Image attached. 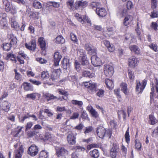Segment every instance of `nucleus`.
Segmentation results:
<instances>
[{"instance_id": "f257e3e1", "label": "nucleus", "mask_w": 158, "mask_h": 158, "mask_svg": "<svg viewBox=\"0 0 158 158\" xmlns=\"http://www.w3.org/2000/svg\"><path fill=\"white\" fill-rule=\"evenodd\" d=\"M150 85L151 92H150V102L152 103L153 102V98L155 90L157 93H158V80L156 78L152 82H151Z\"/></svg>"}, {"instance_id": "f03ea898", "label": "nucleus", "mask_w": 158, "mask_h": 158, "mask_svg": "<svg viewBox=\"0 0 158 158\" xmlns=\"http://www.w3.org/2000/svg\"><path fill=\"white\" fill-rule=\"evenodd\" d=\"M147 81V80L145 79L143 80L142 82H140L139 80L136 81V91L138 94H141L143 92L146 85Z\"/></svg>"}, {"instance_id": "7ed1b4c3", "label": "nucleus", "mask_w": 158, "mask_h": 158, "mask_svg": "<svg viewBox=\"0 0 158 158\" xmlns=\"http://www.w3.org/2000/svg\"><path fill=\"white\" fill-rule=\"evenodd\" d=\"M84 85L87 88L88 90L91 94H93L97 88L96 84L91 81L85 82L83 83Z\"/></svg>"}, {"instance_id": "20e7f679", "label": "nucleus", "mask_w": 158, "mask_h": 158, "mask_svg": "<svg viewBox=\"0 0 158 158\" xmlns=\"http://www.w3.org/2000/svg\"><path fill=\"white\" fill-rule=\"evenodd\" d=\"M74 16L76 19L82 24H84L85 22H86L89 24V25H91V21L86 15H79L77 13L75 14Z\"/></svg>"}, {"instance_id": "39448f33", "label": "nucleus", "mask_w": 158, "mask_h": 158, "mask_svg": "<svg viewBox=\"0 0 158 158\" xmlns=\"http://www.w3.org/2000/svg\"><path fill=\"white\" fill-rule=\"evenodd\" d=\"M6 14L5 13H0V24L2 29H6L8 27V23L6 19Z\"/></svg>"}, {"instance_id": "423d86ee", "label": "nucleus", "mask_w": 158, "mask_h": 158, "mask_svg": "<svg viewBox=\"0 0 158 158\" xmlns=\"http://www.w3.org/2000/svg\"><path fill=\"white\" fill-rule=\"evenodd\" d=\"M61 73V71L60 69H54L52 72L50 80H51L52 81L54 82L57 81Z\"/></svg>"}, {"instance_id": "0eeeda50", "label": "nucleus", "mask_w": 158, "mask_h": 158, "mask_svg": "<svg viewBox=\"0 0 158 158\" xmlns=\"http://www.w3.org/2000/svg\"><path fill=\"white\" fill-rule=\"evenodd\" d=\"M104 72L107 77H111L114 73V68L112 66L109 65H105L104 67Z\"/></svg>"}, {"instance_id": "6e6552de", "label": "nucleus", "mask_w": 158, "mask_h": 158, "mask_svg": "<svg viewBox=\"0 0 158 158\" xmlns=\"http://www.w3.org/2000/svg\"><path fill=\"white\" fill-rule=\"evenodd\" d=\"M55 149L56 155L58 157L64 156L65 158V156L68 155V151L63 148L56 147Z\"/></svg>"}, {"instance_id": "1a4fd4ad", "label": "nucleus", "mask_w": 158, "mask_h": 158, "mask_svg": "<svg viewBox=\"0 0 158 158\" xmlns=\"http://www.w3.org/2000/svg\"><path fill=\"white\" fill-rule=\"evenodd\" d=\"M91 59L92 63L95 66H100L102 64L100 59L96 55L92 56L91 57Z\"/></svg>"}, {"instance_id": "9d476101", "label": "nucleus", "mask_w": 158, "mask_h": 158, "mask_svg": "<svg viewBox=\"0 0 158 158\" xmlns=\"http://www.w3.org/2000/svg\"><path fill=\"white\" fill-rule=\"evenodd\" d=\"M85 48L90 55H95L97 51L96 49L94 48L91 45L88 43L85 44Z\"/></svg>"}, {"instance_id": "9b49d317", "label": "nucleus", "mask_w": 158, "mask_h": 158, "mask_svg": "<svg viewBox=\"0 0 158 158\" xmlns=\"http://www.w3.org/2000/svg\"><path fill=\"white\" fill-rule=\"evenodd\" d=\"M25 46L27 49L32 51H34L36 47L35 40H31L28 43H25Z\"/></svg>"}, {"instance_id": "f8f14e48", "label": "nucleus", "mask_w": 158, "mask_h": 158, "mask_svg": "<svg viewBox=\"0 0 158 158\" xmlns=\"http://www.w3.org/2000/svg\"><path fill=\"white\" fill-rule=\"evenodd\" d=\"M38 152V149L37 147L35 145H32L29 147L28 153L31 156L36 155Z\"/></svg>"}, {"instance_id": "ddd939ff", "label": "nucleus", "mask_w": 158, "mask_h": 158, "mask_svg": "<svg viewBox=\"0 0 158 158\" xmlns=\"http://www.w3.org/2000/svg\"><path fill=\"white\" fill-rule=\"evenodd\" d=\"M82 51V53L80 54V58L81 60V64L83 66H85L86 68H88L89 67V61L88 60H87L86 56V55L83 53V51L81 50Z\"/></svg>"}, {"instance_id": "4468645a", "label": "nucleus", "mask_w": 158, "mask_h": 158, "mask_svg": "<svg viewBox=\"0 0 158 158\" xmlns=\"http://www.w3.org/2000/svg\"><path fill=\"white\" fill-rule=\"evenodd\" d=\"M87 5V2L86 1L82 0L77 1L75 3V7L76 9L77 10L79 8H84Z\"/></svg>"}, {"instance_id": "2eb2a0df", "label": "nucleus", "mask_w": 158, "mask_h": 158, "mask_svg": "<svg viewBox=\"0 0 158 158\" xmlns=\"http://www.w3.org/2000/svg\"><path fill=\"white\" fill-rule=\"evenodd\" d=\"M138 62L137 59L134 56L131 57L128 59L129 65L130 67L133 68L137 66Z\"/></svg>"}, {"instance_id": "dca6fc26", "label": "nucleus", "mask_w": 158, "mask_h": 158, "mask_svg": "<svg viewBox=\"0 0 158 158\" xmlns=\"http://www.w3.org/2000/svg\"><path fill=\"white\" fill-rule=\"evenodd\" d=\"M76 136L73 133L69 134L67 136V141L70 145H74L76 143Z\"/></svg>"}, {"instance_id": "f3484780", "label": "nucleus", "mask_w": 158, "mask_h": 158, "mask_svg": "<svg viewBox=\"0 0 158 158\" xmlns=\"http://www.w3.org/2000/svg\"><path fill=\"white\" fill-rule=\"evenodd\" d=\"M106 132V129L102 126L98 127L97 129V133L100 138H103Z\"/></svg>"}, {"instance_id": "a211bd4d", "label": "nucleus", "mask_w": 158, "mask_h": 158, "mask_svg": "<svg viewBox=\"0 0 158 158\" xmlns=\"http://www.w3.org/2000/svg\"><path fill=\"white\" fill-rule=\"evenodd\" d=\"M62 58L61 55L58 52H55L54 55V65L57 66L59 65V63Z\"/></svg>"}, {"instance_id": "6ab92c4d", "label": "nucleus", "mask_w": 158, "mask_h": 158, "mask_svg": "<svg viewBox=\"0 0 158 158\" xmlns=\"http://www.w3.org/2000/svg\"><path fill=\"white\" fill-rule=\"evenodd\" d=\"M10 108V106L8 102L6 101H4L0 103V109L5 111H8Z\"/></svg>"}, {"instance_id": "aec40b11", "label": "nucleus", "mask_w": 158, "mask_h": 158, "mask_svg": "<svg viewBox=\"0 0 158 158\" xmlns=\"http://www.w3.org/2000/svg\"><path fill=\"white\" fill-rule=\"evenodd\" d=\"M9 21L12 27L15 29H17L19 28V25L16 21L15 16H13L11 17L9 19Z\"/></svg>"}, {"instance_id": "412c9836", "label": "nucleus", "mask_w": 158, "mask_h": 158, "mask_svg": "<svg viewBox=\"0 0 158 158\" xmlns=\"http://www.w3.org/2000/svg\"><path fill=\"white\" fill-rule=\"evenodd\" d=\"M96 12L97 14L99 17H103L107 14L106 9L104 8H98L96 9Z\"/></svg>"}, {"instance_id": "4be33fe9", "label": "nucleus", "mask_w": 158, "mask_h": 158, "mask_svg": "<svg viewBox=\"0 0 158 158\" xmlns=\"http://www.w3.org/2000/svg\"><path fill=\"white\" fill-rule=\"evenodd\" d=\"M103 43L109 52H113L114 51L115 47L113 44H110L109 41L106 40H104Z\"/></svg>"}, {"instance_id": "5701e85b", "label": "nucleus", "mask_w": 158, "mask_h": 158, "mask_svg": "<svg viewBox=\"0 0 158 158\" xmlns=\"http://www.w3.org/2000/svg\"><path fill=\"white\" fill-rule=\"evenodd\" d=\"M118 148V146L116 144H114L113 147L111 149L110 156L112 158H116L117 156V150Z\"/></svg>"}, {"instance_id": "b1692460", "label": "nucleus", "mask_w": 158, "mask_h": 158, "mask_svg": "<svg viewBox=\"0 0 158 158\" xmlns=\"http://www.w3.org/2000/svg\"><path fill=\"white\" fill-rule=\"evenodd\" d=\"M3 3V6L5 9V10L6 12L10 11L11 9V6L10 2L8 0H2Z\"/></svg>"}, {"instance_id": "393cba45", "label": "nucleus", "mask_w": 158, "mask_h": 158, "mask_svg": "<svg viewBox=\"0 0 158 158\" xmlns=\"http://www.w3.org/2000/svg\"><path fill=\"white\" fill-rule=\"evenodd\" d=\"M87 109L93 117L96 118L98 117L99 114L91 106H88Z\"/></svg>"}, {"instance_id": "a878e982", "label": "nucleus", "mask_w": 158, "mask_h": 158, "mask_svg": "<svg viewBox=\"0 0 158 158\" xmlns=\"http://www.w3.org/2000/svg\"><path fill=\"white\" fill-rule=\"evenodd\" d=\"M62 65L64 69H67L69 67L70 63L69 58L67 56L64 57L62 61Z\"/></svg>"}, {"instance_id": "bb28decb", "label": "nucleus", "mask_w": 158, "mask_h": 158, "mask_svg": "<svg viewBox=\"0 0 158 158\" xmlns=\"http://www.w3.org/2000/svg\"><path fill=\"white\" fill-rule=\"evenodd\" d=\"M23 152V149L22 145L19 148V150L15 151V158H21L22 154Z\"/></svg>"}, {"instance_id": "cd10ccee", "label": "nucleus", "mask_w": 158, "mask_h": 158, "mask_svg": "<svg viewBox=\"0 0 158 158\" xmlns=\"http://www.w3.org/2000/svg\"><path fill=\"white\" fill-rule=\"evenodd\" d=\"M127 10L125 9L123 6L119 7L117 11L118 15L123 16L126 14Z\"/></svg>"}, {"instance_id": "c85d7f7f", "label": "nucleus", "mask_w": 158, "mask_h": 158, "mask_svg": "<svg viewBox=\"0 0 158 158\" xmlns=\"http://www.w3.org/2000/svg\"><path fill=\"white\" fill-rule=\"evenodd\" d=\"M43 96L48 101L56 99L57 98L56 97L54 96L53 94L46 92L43 94Z\"/></svg>"}, {"instance_id": "c756f323", "label": "nucleus", "mask_w": 158, "mask_h": 158, "mask_svg": "<svg viewBox=\"0 0 158 158\" xmlns=\"http://www.w3.org/2000/svg\"><path fill=\"white\" fill-rule=\"evenodd\" d=\"M105 83L107 87L109 89H111L114 86L113 81L109 79H106L105 80Z\"/></svg>"}, {"instance_id": "7c9ffc66", "label": "nucleus", "mask_w": 158, "mask_h": 158, "mask_svg": "<svg viewBox=\"0 0 158 158\" xmlns=\"http://www.w3.org/2000/svg\"><path fill=\"white\" fill-rule=\"evenodd\" d=\"M129 48L131 51L134 52L136 54H139L140 53L139 48L136 45H131L129 47Z\"/></svg>"}, {"instance_id": "2f4dec72", "label": "nucleus", "mask_w": 158, "mask_h": 158, "mask_svg": "<svg viewBox=\"0 0 158 158\" xmlns=\"http://www.w3.org/2000/svg\"><path fill=\"white\" fill-rule=\"evenodd\" d=\"M38 42L41 49L44 50L45 48L46 43L44 38L42 37L39 38L38 40Z\"/></svg>"}, {"instance_id": "473e14b6", "label": "nucleus", "mask_w": 158, "mask_h": 158, "mask_svg": "<svg viewBox=\"0 0 158 158\" xmlns=\"http://www.w3.org/2000/svg\"><path fill=\"white\" fill-rule=\"evenodd\" d=\"M83 75L85 77L92 78L94 77V73L88 70H84L82 72Z\"/></svg>"}, {"instance_id": "72a5a7b5", "label": "nucleus", "mask_w": 158, "mask_h": 158, "mask_svg": "<svg viewBox=\"0 0 158 158\" xmlns=\"http://www.w3.org/2000/svg\"><path fill=\"white\" fill-rule=\"evenodd\" d=\"M8 37L10 40V44L12 46L16 44L17 43V39L15 36L12 34H9Z\"/></svg>"}, {"instance_id": "f704fd0d", "label": "nucleus", "mask_w": 158, "mask_h": 158, "mask_svg": "<svg viewBox=\"0 0 158 158\" xmlns=\"http://www.w3.org/2000/svg\"><path fill=\"white\" fill-rule=\"evenodd\" d=\"M24 89L26 91L32 90L33 86L30 83L27 82H24L23 84Z\"/></svg>"}, {"instance_id": "c9c22d12", "label": "nucleus", "mask_w": 158, "mask_h": 158, "mask_svg": "<svg viewBox=\"0 0 158 158\" xmlns=\"http://www.w3.org/2000/svg\"><path fill=\"white\" fill-rule=\"evenodd\" d=\"M132 36L131 34H127L126 35L125 42L127 43L128 44H130L133 42Z\"/></svg>"}, {"instance_id": "e433bc0d", "label": "nucleus", "mask_w": 158, "mask_h": 158, "mask_svg": "<svg viewBox=\"0 0 158 158\" xmlns=\"http://www.w3.org/2000/svg\"><path fill=\"white\" fill-rule=\"evenodd\" d=\"M132 17L131 15H128L125 17L124 20V25L126 26H127L130 22L132 21Z\"/></svg>"}, {"instance_id": "4c0bfd02", "label": "nucleus", "mask_w": 158, "mask_h": 158, "mask_svg": "<svg viewBox=\"0 0 158 158\" xmlns=\"http://www.w3.org/2000/svg\"><path fill=\"white\" fill-rule=\"evenodd\" d=\"M149 123L150 124L153 125L157 122V120L154 116L152 114H150L149 116Z\"/></svg>"}, {"instance_id": "58836bf2", "label": "nucleus", "mask_w": 158, "mask_h": 158, "mask_svg": "<svg viewBox=\"0 0 158 158\" xmlns=\"http://www.w3.org/2000/svg\"><path fill=\"white\" fill-rule=\"evenodd\" d=\"M121 90L125 95L128 94V92L127 90V85L126 84L124 83H121L120 85Z\"/></svg>"}, {"instance_id": "ea45409f", "label": "nucleus", "mask_w": 158, "mask_h": 158, "mask_svg": "<svg viewBox=\"0 0 158 158\" xmlns=\"http://www.w3.org/2000/svg\"><path fill=\"white\" fill-rule=\"evenodd\" d=\"M90 155L92 157L97 158L98 157L99 153L98 150L94 149L90 152Z\"/></svg>"}, {"instance_id": "a19ab883", "label": "nucleus", "mask_w": 158, "mask_h": 158, "mask_svg": "<svg viewBox=\"0 0 158 158\" xmlns=\"http://www.w3.org/2000/svg\"><path fill=\"white\" fill-rule=\"evenodd\" d=\"M72 103L74 105L77 106L79 107H82L83 103L82 101L76 100H73L71 101Z\"/></svg>"}, {"instance_id": "79ce46f5", "label": "nucleus", "mask_w": 158, "mask_h": 158, "mask_svg": "<svg viewBox=\"0 0 158 158\" xmlns=\"http://www.w3.org/2000/svg\"><path fill=\"white\" fill-rule=\"evenodd\" d=\"M49 77L48 72L47 71H43L41 73V78L42 80H46Z\"/></svg>"}, {"instance_id": "37998d69", "label": "nucleus", "mask_w": 158, "mask_h": 158, "mask_svg": "<svg viewBox=\"0 0 158 158\" xmlns=\"http://www.w3.org/2000/svg\"><path fill=\"white\" fill-rule=\"evenodd\" d=\"M74 2L73 0H68L66 2L67 5L69 9L73 10L75 8L74 6Z\"/></svg>"}, {"instance_id": "c03bdc74", "label": "nucleus", "mask_w": 158, "mask_h": 158, "mask_svg": "<svg viewBox=\"0 0 158 158\" xmlns=\"http://www.w3.org/2000/svg\"><path fill=\"white\" fill-rule=\"evenodd\" d=\"M48 156V152L45 150H42L40 153L39 158H47Z\"/></svg>"}, {"instance_id": "a18cd8bd", "label": "nucleus", "mask_w": 158, "mask_h": 158, "mask_svg": "<svg viewBox=\"0 0 158 158\" xmlns=\"http://www.w3.org/2000/svg\"><path fill=\"white\" fill-rule=\"evenodd\" d=\"M33 6L36 9H40L42 7L41 3L37 0H34L33 2Z\"/></svg>"}, {"instance_id": "49530a36", "label": "nucleus", "mask_w": 158, "mask_h": 158, "mask_svg": "<svg viewBox=\"0 0 158 158\" xmlns=\"http://www.w3.org/2000/svg\"><path fill=\"white\" fill-rule=\"evenodd\" d=\"M100 6V3L98 2H93L91 3L90 6V8H92L93 9H97L99 8V6Z\"/></svg>"}, {"instance_id": "de8ad7c7", "label": "nucleus", "mask_w": 158, "mask_h": 158, "mask_svg": "<svg viewBox=\"0 0 158 158\" xmlns=\"http://www.w3.org/2000/svg\"><path fill=\"white\" fill-rule=\"evenodd\" d=\"M7 57L8 59H10L14 61L15 63H16V58L15 55L11 53H8L7 55Z\"/></svg>"}, {"instance_id": "09e8293b", "label": "nucleus", "mask_w": 158, "mask_h": 158, "mask_svg": "<svg viewBox=\"0 0 158 158\" xmlns=\"http://www.w3.org/2000/svg\"><path fill=\"white\" fill-rule=\"evenodd\" d=\"M136 33L138 35V37L140 40H141V33L142 30L139 28L138 23H137V27L135 29Z\"/></svg>"}, {"instance_id": "8fccbe9b", "label": "nucleus", "mask_w": 158, "mask_h": 158, "mask_svg": "<svg viewBox=\"0 0 158 158\" xmlns=\"http://www.w3.org/2000/svg\"><path fill=\"white\" fill-rule=\"evenodd\" d=\"M65 39L61 35H59L56 38V43L58 44H63L64 43Z\"/></svg>"}, {"instance_id": "3c124183", "label": "nucleus", "mask_w": 158, "mask_h": 158, "mask_svg": "<svg viewBox=\"0 0 158 158\" xmlns=\"http://www.w3.org/2000/svg\"><path fill=\"white\" fill-rule=\"evenodd\" d=\"M48 6H52L55 8H58L60 6V4L58 2H48L47 3Z\"/></svg>"}, {"instance_id": "603ef678", "label": "nucleus", "mask_w": 158, "mask_h": 158, "mask_svg": "<svg viewBox=\"0 0 158 158\" xmlns=\"http://www.w3.org/2000/svg\"><path fill=\"white\" fill-rule=\"evenodd\" d=\"M15 78L18 81H23V78L21 74L17 72L16 69L15 70Z\"/></svg>"}, {"instance_id": "864d4df0", "label": "nucleus", "mask_w": 158, "mask_h": 158, "mask_svg": "<svg viewBox=\"0 0 158 158\" xmlns=\"http://www.w3.org/2000/svg\"><path fill=\"white\" fill-rule=\"evenodd\" d=\"M69 80L71 81L75 82L77 81V77L76 74H74L73 75H69L68 76Z\"/></svg>"}, {"instance_id": "5fc2aeb1", "label": "nucleus", "mask_w": 158, "mask_h": 158, "mask_svg": "<svg viewBox=\"0 0 158 158\" xmlns=\"http://www.w3.org/2000/svg\"><path fill=\"white\" fill-rule=\"evenodd\" d=\"M38 133L36 131H30L27 132V135L28 137H32Z\"/></svg>"}, {"instance_id": "6e6d98bb", "label": "nucleus", "mask_w": 158, "mask_h": 158, "mask_svg": "<svg viewBox=\"0 0 158 158\" xmlns=\"http://www.w3.org/2000/svg\"><path fill=\"white\" fill-rule=\"evenodd\" d=\"M129 127H128L125 134V140L127 144L129 143L130 141V136L129 134Z\"/></svg>"}, {"instance_id": "4d7b16f0", "label": "nucleus", "mask_w": 158, "mask_h": 158, "mask_svg": "<svg viewBox=\"0 0 158 158\" xmlns=\"http://www.w3.org/2000/svg\"><path fill=\"white\" fill-rule=\"evenodd\" d=\"M128 75L129 78L132 81H133L135 78L134 73L131 70L128 69Z\"/></svg>"}, {"instance_id": "13d9d810", "label": "nucleus", "mask_w": 158, "mask_h": 158, "mask_svg": "<svg viewBox=\"0 0 158 158\" xmlns=\"http://www.w3.org/2000/svg\"><path fill=\"white\" fill-rule=\"evenodd\" d=\"M11 45L10 43H5L3 44V48L4 50L6 51H9L10 50Z\"/></svg>"}, {"instance_id": "bf43d9fd", "label": "nucleus", "mask_w": 158, "mask_h": 158, "mask_svg": "<svg viewBox=\"0 0 158 158\" xmlns=\"http://www.w3.org/2000/svg\"><path fill=\"white\" fill-rule=\"evenodd\" d=\"M135 148L138 151L140 150L142 145L139 141L137 139H136L135 140Z\"/></svg>"}, {"instance_id": "052dcab7", "label": "nucleus", "mask_w": 158, "mask_h": 158, "mask_svg": "<svg viewBox=\"0 0 158 158\" xmlns=\"http://www.w3.org/2000/svg\"><path fill=\"white\" fill-rule=\"evenodd\" d=\"M104 93L105 91L104 90L99 89L97 91L96 95L99 97H102L104 95Z\"/></svg>"}, {"instance_id": "680f3d73", "label": "nucleus", "mask_w": 158, "mask_h": 158, "mask_svg": "<svg viewBox=\"0 0 158 158\" xmlns=\"http://www.w3.org/2000/svg\"><path fill=\"white\" fill-rule=\"evenodd\" d=\"M73 149L77 152L84 151L85 149L84 148L80 146L74 147Z\"/></svg>"}, {"instance_id": "e2e57ef3", "label": "nucleus", "mask_w": 158, "mask_h": 158, "mask_svg": "<svg viewBox=\"0 0 158 158\" xmlns=\"http://www.w3.org/2000/svg\"><path fill=\"white\" fill-rule=\"evenodd\" d=\"M150 48L155 52L158 51L157 48L156 44L152 43L149 45Z\"/></svg>"}, {"instance_id": "0e129e2a", "label": "nucleus", "mask_w": 158, "mask_h": 158, "mask_svg": "<svg viewBox=\"0 0 158 158\" xmlns=\"http://www.w3.org/2000/svg\"><path fill=\"white\" fill-rule=\"evenodd\" d=\"M70 36L71 40L73 41L74 43H77V42L78 40L77 38V36L75 34L73 33H70Z\"/></svg>"}, {"instance_id": "69168bd1", "label": "nucleus", "mask_w": 158, "mask_h": 158, "mask_svg": "<svg viewBox=\"0 0 158 158\" xmlns=\"http://www.w3.org/2000/svg\"><path fill=\"white\" fill-rule=\"evenodd\" d=\"M29 81L33 84L37 85H39L41 84V82L39 81H36L35 79H30Z\"/></svg>"}, {"instance_id": "338daca9", "label": "nucleus", "mask_w": 158, "mask_h": 158, "mask_svg": "<svg viewBox=\"0 0 158 158\" xmlns=\"http://www.w3.org/2000/svg\"><path fill=\"white\" fill-rule=\"evenodd\" d=\"M58 93L60 94L64 95L65 96H68L69 95L68 93L64 90L61 89H58Z\"/></svg>"}, {"instance_id": "774afa93", "label": "nucleus", "mask_w": 158, "mask_h": 158, "mask_svg": "<svg viewBox=\"0 0 158 158\" xmlns=\"http://www.w3.org/2000/svg\"><path fill=\"white\" fill-rule=\"evenodd\" d=\"M36 60L41 64H46L47 63V60L41 57H38L36 59Z\"/></svg>"}]
</instances>
